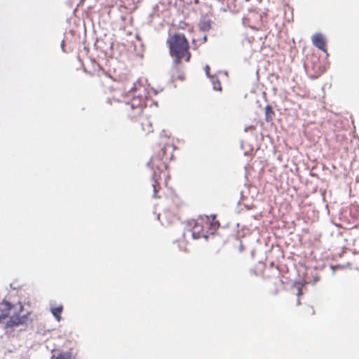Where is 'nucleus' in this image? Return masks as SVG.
Returning <instances> with one entry per match:
<instances>
[{"mask_svg": "<svg viewBox=\"0 0 359 359\" xmlns=\"http://www.w3.org/2000/svg\"><path fill=\"white\" fill-rule=\"evenodd\" d=\"M54 358L55 359H75L72 352L69 351L61 353Z\"/></svg>", "mask_w": 359, "mask_h": 359, "instance_id": "obj_13", "label": "nucleus"}, {"mask_svg": "<svg viewBox=\"0 0 359 359\" xmlns=\"http://www.w3.org/2000/svg\"><path fill=\"white\" fill-rule=\"evenodd\" d=\"M212 20L207 18L203 17L198 24L201 30L203 32L209 31L211 29Z\"/></svg>", "mask_w": 359, "mask_h": 359, "instance_id": "obj_8", "label": "nucleus"}, {"mask_svg": "<svg viewBox=\"0 0 359 359\" xmlns=\"http://www.w3.org/2000/svg\"><path fill=\"white\" fill-rule=\"evenodd\" d=\"M304 313L305 316H313L315 313L314 309L312 306L306 305L304 308Z\"/></svg>", "mask_w": 359, "mask_h": 359, "instance_id": "obj_14", "label": "nucleus"}, {"mask_svg": "<svg viewBox=\"0 0 359 359\" xmlns=\"http://www.w3.org/2000/svg\"><path fill=\"white\" fill-rule=\"evenodd\" d=\"M149 164L153 169H157L159 170H161L163 168L165 169L167 168V165L163 158H159L157 156L151 157L149 161Z\"/></svg>", "mask_w": 359, "mask_h": 359, "instance_id": "obj_6", "label": "nucleus"}, {"mask_svg": "<svg viewBox=\"0 0 359 359\" xmlns=\"http://www.w3.org/2000/svg\"><path fill=\"white\" fill-rule=\"evenodd\" d=\"M111 96L108 97L107 102L109 104L119 103V112L121 115L131 121H136L147 106L144 87L141 85L137 86L135 83L127 89L126 86L118 83L116 87H110Z\"/></svg>", "mask_w": 359, "mask_h": 359, "instance_id": "obj_1", "label": "nucleus"}, {"mask_svg": "<svg viewBox=\"0 0 359 359\" xmlns=\"http://www.w3.org/2000/svg\"><path fill=\"white\" fill-rule=\"evenodd\" d=\"M172 147V145H165L163 148L161 149V152L163 153V158H165L166 160L169 158V157L165 156V150L167 149V147Z\"/></svg>", "mask_w": 359, "mask_h": 359, "instance_id": "obj_16", "label": "nucleus"}, {"mask_svg": "<svg viewBox=\"0 0 359 359\" xmlns=\"http://www.w3.org/2000/svg\"><path fill=\"white\" fill-rule=\"evenodd\" d=\"M154 186V196H156V197H158L159 198L160 196H157L156 195V192H157V190H156V185H153Z\"/></svg>", "mask_w": 359, "mask_h": 359, "instance_id": "obj_19", "label": "nucleus"}, {"mask_svg": "<svg viewBox=\"0 0 359 359\" xmlns=\"http://www.w3.org/2000/svg\"><path fill=\"white\" fill-rule=\"evenodd\" d=\"M303 286H304V285L300 282L295 283L293 285V287H295L297 290L296 295L298 297V298H299L303 294V292H302ZM297 304L298 306H299L301 304L299 299H297Z\"/></svg>", "mask_w": 359, "mask_h": 359, "instance_id": "obj_11", "label": "nucleus"}, {"mask_svg": "<svg viewBox=\"0 0 359 359\" xmlns=\"http://www.w3.org/2000/svg\"><path fill=\"white\" fill-rule=\"evenodd\" d=\"M100 70L102 71L103 75L107 80L110 81L112 79L111 76H110L107 72H105L102 68L100 67Z\"/></svg>", "mask_w": 359, "mask_h": 359, "instance_id": "obj_17", "label": "nucleus"}, {"mask_svg": "<svg viewBox=\"0 0 359 359\" xmlns=\"http://www.w3.org/2000/svg\"><path fill=\"white\" fill-rule=\"evenodd\" d=\"M210 81L212 84L213 89L215 90H219V91L222 90L221 83H220L219 80L218 79V78L213 76H210Z\"/></svg>", "mask_w": 359, "mask_h": 359, "instance_id": "obj_12", "label": "nucleus"}, {"mask_svg": "<svg viewBox=\"0 0 359 359\" xmlns=\"http://www.w3.org/2000/svg\"><path fill=\"white\" fill-rule=\"evenodd\" d=\"M170 74L173 81L177 80L183 81L185 79V74L181 67V64H175L174 61H172Z\"/></svg>", "mask_w": 359, "mask_h": 359, "instance_id": "obj_4", "label": "nucleus"}, {"mask_svg": "<svg viewBox=\"0 0 359 359\" xmlns=\"http://www.w3.org/2000/svg\"><path fill=\"white\" fill-rule=\"evenodd\" d=\"M307 71L311 78L316 79L324 72L325 69L320 65L319 60L314 58L310 65H307Z\"/></svg>", "mask_w": 359, "mask_h": 359, "instance_id": "obj_3", "label": "nucleus"}, {"mask_svg": "<svg viewBox=\"0 0 359 359\" xmlns=\"http://www.w3.org/2000/svg\"><path fill=\"white\" fill-rule=\"evenodd\" d=\"M207 41V36L205 35L203 36V38L199 40V39H192V43L194 44V46H198L202 43H205Z\"/></svg>", "mask_w": 359, "mask_h": 359, "instance_id": "obj_15", "label": "nucleus"}, {"mask_svg": "<svg viewBox=\"0 0 359 359\" xmlns=\"http://www.w3.org/2000/svg\"><path fill=\"white\" fill-rule=\"evenodd\" d=\"M141 126H142V130L146 134H150V133H153V131H154L153 124L149 118H144L141 121Z\"/></svg>", "mask_w": 359, "mask_h": 359, "instance_id": "obj_7", "label": "nucleus"}, {"mask_svg": "<svg viewBox=\"0 0 359 359\" xmlns=\"http://www.w3.org/2000/svg\"><path fill=\"white\" fill-rule=\"evenodd\" d=\"M63 311L62 305L54 307L51 309V313L57 321L61 320V313Z\"/></svg>", "mask_w": 359, "mask_h": 359, "instance_id": "obj_10", "label": "nucleus"}, {"mask_svg": "<svg viewBox=\"0 0 359 359\" xmlns=\"http://www.w3.org/2000/svg\"><path fill=\"white\" fill-rule=\"evenodd\" d=\"M169 53L175 64L189 62L191 54L189 44L184 34H175L167 39Z\"/></svg>", "mask_w": 359, "mask_h": 359, "instance_id": "obj_2", "label": "nucleus"}, {"mask_svg": "<svg viewBox=\"0 0 359 359\" xmlns=\"http://www.w3.org/2000/svg\"><path fill=\"white\" fill-rule=\"evenodd\" d=\"M313 44L323 52H327V45L324 36L321 34H315L311 38Z\"/></svg>", "mask_w": 359, "mask_h": 359, "instance_id": "obj_5", "label": "nucleus"}, {"mask_svg": "<svg viewBox=\"0 0 359 359\" xmlns=\"http://www.w3.org/2000/svg\"><path fill=\"white\" fill-rule=\"evenodd\" d=\"M275 116V113L270 105L265 107V120L266 122L271 121Z\"/></svg>", "mask_w": 359, "mask_h": 359, "instance_id": "obj_9", "label": "nucleus"}, {"mask_svg": "<svg viewBox=\"0 0 359 359\" xmlns=\"http://www.w3.org/2000/svg\"><path fill=\"white\" fill-rule=\"evenodd\" d=\"M210 67L208 65H206L205 67V73H206L208 76H210Z\"/></svg>", "mask_w": 359, "mask_h": 359, "instance_id": "obj_18", "label": "nucleus"}]
</instances>
